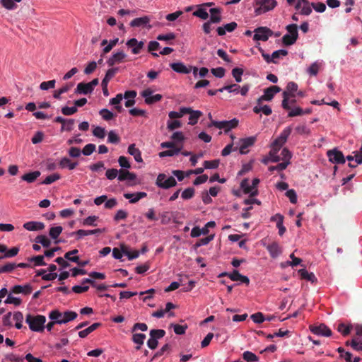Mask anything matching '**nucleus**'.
I'll list each match as a JSON object with an SVG mask.
<instances>
[{"instance_id": "1", "label": "nucleus", "mask_w": 362, "mask_h": 362, "mask_svg": "<svg viewBox=\"0 0 362 362\" xmlns=\"http://www.w3.org/2000/svg\"><path fill=\"white\" fill-rule=\"evenodd\" d=\"M78 316V314L74 311H65L60 312L58 310H53L49 313V318L50 320H55L57 324H66L70 321L74 320Z\"/></svg>"}, {"instance_id": "2", "label": "nucleus", "mask_w": 362, "mask_h": 362, "mask_svg": "<svg viewBox=\"0 0 362 362\" xmlns=\"http://www.w3.org/2000/svg\"><path fill=\"white\" fill-rule=\"evenodd\" d=\"M25 322L32 331L42 332L45 329L46 317L41 315H32L31 314H28L25 317Z\"/></svg>"}, {"instance_id": "3", "label": "nucleus", "mask_w": 362, "mask_h": 362, "mask_svg": "<svg viewBox=\"0 0 362 362\" xmlns=\"http://www.w3.org/2000/svg\"><path fill=\"white\" fill-rule=\"evenodd\" d=\"M298 88V84L293 81L287 83L286 90L282 93V107L284 109L287 110H291L288 100L291 97H295L294 93L297 92Z\"/></svg>"}, {"instance_id": "4", "label": "nucleus", "mask_w": 362, "mask_h": 362, "mask_svg": "<svg viewBox=\"0 0 362 362\" xmlns=\"http://www.w3.org/2000/svg\"><path fill=\"white\" fill-rule=\"evenodd\" d=\"M288 33L282 37V43L286 46L293 45L298 39L297 24H288L286 28Z\"/></svg>"}, {"instance_id": "5", "label": "nucleus", "mask_w": 362, "mask_h": 362, "mask_svg": "<svg viewBox=\"0 0 362 362\" xmlns=\"http://www.w3.org/2000/svg\"><path fill=\"white\" fill-rule=\"evenodd\" d=\"M156 185L160 188L167 189L176 186L177 181L172 176L167 177L165 174L160 173L157 177Z\"/></svg>"}, {"instance_id": "6", "label": "nucleus", "mask_w": 362, "mask_h": 362, "mask_svg": "<svg viewBox=\"0 0 362 362\" xmlns=\"http://www.w3.org/2000/svg\"><path fill=\"white\" fill-rule=\"evenodd\" d=\"M256 4L259 7L255 8V13L257 15H260L272 10L276 6V1L275 0H256Z\"/></svg>"}, {"instance_id": "7", "label": "nucleus", "mask_w": 362, "mask_h": 362, "mask_svg": "<svg viewBox=\"0 0 362 362\" xmlns=\"http://www.w3.org/2000/svg\"><path fill=\"white\" fill-rule=\"evenodd\" d=\"M238 124V120L235 118L231 120H224V121H215L212 120L211 123V126H214L220 129H224L225 132H229L230 129L235 128Z\"/></svg>"}, {"instance_id": "8", "label": "nucleus", "mask_w": 362, "mask_h": 362, "mask_svg": "<svg viewBox=\"0 0 362 362\" xmlns=\"http://www.w3.org/2000/svg\"><path fill=\"white\" fill-rule=\"evenodd\" d=\"M264 247H266L272 258L276 259L283 252L282 247L276 241L266 244L262 243Z\"/></svg>"}, {"instance_id": "9", "label": "nucleus", "mask_w": 362, "mask_h": 362, "mask_svg": "<svg viewBox=\"0 0 362 362\" xmlns=\"http://www.w3.org/2000/svg\"><path fill=\"white\" fill-rule=\"evenodd\" d=\"M281 88L277 86H272L264 90V95L257 100V104L260 105L262 101H270L274 98V95L281 91Z\"/></svg>"}, {"instance_id": "10", "label": "nucleus", "mask_w": 362, "mask_h": 362, "mask_svg": "<svg viewBox=\"0 0 362 362\" xmlns=\"http://www.w3.org/2000/svg\"><path fill=\"white\" fill-rule=\"evenodd\" d=\"M327 156L329 158V160L332 163L344 164L346 161L342 152L337 148L329 150L327 152Z\"/></svg>"}, {"instance_id": "11", "label": "nucleus", "mask_w": 362, "mask_h": 362, "mask_svg": "<svg viewBox=\"0 0 362 362\" xmlns=\"http://www.w3.org/2000/svg\"><path fill=\"white\" fill-rule=\"evenodd\" d=\"M254 40L267 41L273 35V31L267 27H259L255 30Z\"/></svg>"}, {"instance_id": "12", "label": "nucleus", "mask_w": 362, "mask_h": 362, "mask_svg": "<svg viewBox=\"0 0 362 362\" xmlns=\"http://www.w3.org/2000/svg\"><path fill=\"white\" fill-rule=\"evenodd\" d=\"M152 93L153 90L150 88H146L141 93V96L145 99L144 101L146 104L152 105L159 102L163 98V96L160 94L152 95Z\"/></svg>"}, {"instance_id": "13", "label": "nucleus", "mask_w": 362, "mask_h": 362, "mask_svg": "<svg viewBox=\"0 0 362 362\" xmlns=\"http://www.w3.org/2000/svg\"><path fill=\"white\" fill-rule=\"evenodd\" d=\"M310 330L315 334L330 337L332 335L331 329L325 324H320L319 325H310Z\"/></svg>"}, {"instance_id": "14", "label": "nucleus", "mask_w": 362, "mask_h": 362, "mask_svg": "<svg viewBox=\"0 0 362 362\" xmlns=\"http://www.w3.org/2000/svg\"><path fill=\"white\" fill-rule=\"evenodd\" d=\"M311 6V4L308 0H298L295 8L300 14L308 16L312 13Z\"/></svg>"}, {"instance_id": "15", "label": "nucleus", "mask_w": 362, "mask_h": 362, "mask_svg": "<svg viewBox=\"0 0 362 362\" xmlns=\"http://www.w3.org/2000/svg\"><path fill=\"white\" fill-rule=\"evenodd\" d=\"M126 45L132 49V54H138L144 48V42L143 41H138L136 38H131L127 42Z\"/></svg>"}, {"instance_id": "16", "label": "nucleus", "mask_w": 362, "mask_h": 362, "mask_svg": "<svg viewBox=\"0 0 362 362\" xmlns=\"http://www.w3.org/2000/svg\"><path fill=\"white\" fill-rule=\"evenodd\" d=\"M257 140V137L255 136L247 137L245 139H241L240 140V153L241 154H245L247 153L246 149L248 147H250L254 145Z\"/></svg>"}, {"instance_id": "17", "label": "nucleus", "mask_w": 362, "mask_h": 362, "mask_svg": "<svg viewBox=\"0 0 362 362\" xmlns=\"http://www.w3.org/2000/svg\"><path fill=\"white\" fill-rule=\"evenodd\" d=\"M147 197V193L144 192H139L136 193H124V197L129 200V203L135 204L140 199Z\"/></svg>"}, {"instance_id": "18", "label": "nucleus", "mask_w": 362, "mask_h": 362, "mask_svg": "<svg viewBox=\"0 0 362 362\" xmlns=\"http://www.w3.org/2000/svg\"><path fill=\"white\" fill-rule=\"evenodd\" d=\"M170 66L171 69L179 74H189L192 71V66L187 67L182 62H176V63H171L170 64Z\"/></svg>"}, {"instance_id": "19", "label": "nucleus", "mask_w": 362, "mask_h": 362, "mask_svg": "<svg viewBox=\"0 0 362 362\" xmlns=\"http://www.w3.org/2000/svg\"><path fill=\"white\" fill-rule=\"evenodd\" d=\"M126 57L127 55L123 51H119L113 54L112 56L107 61V63L110 66H112L116 63L122 62Z\"/></svg>"}, {"instance_id": "20", "label": "nucleus", "mask_w": 362, "mask_h": 362, "mask_svg": "<svg viewBox=\"0 0 362 362\" xmlns=\"http://www.w3.org/2000/svg\"><path fill=\"white\" fill-rule=\"evenodd\" d=\"M23 228L29 231H37L42 230L45 225L42 222L28 221L23 224Z\"/></svg>"}, {"instance_id": "21", "label": "nucleus", "mask_w": 362, "mask_h": 362, "mask_svg": "<svg viewBox=\"0 0 362 362\" xmlns=\"http://www.w3.org/2000/svg\"><path fill=\"white\" fill-rule=\"evenodd\" d=\"M228 277L230 280L233 281H240L246 285H248L250 284V279L247 276H243L240 274V272L238 270H233L231 273H230V275H228Z\"/></svg>"}, {"instance_id": "22", "label": "nucleus", "mask_w": 362, "mask_h": 362, "mask_svg": "<svg viewBox=\"0 0 362 362\" xmlns=\"http://www.w3.org/2000/svg\"><path fill=\"white\" fill-rule=\"evenodd\" d=\"M136 178L134 173L129 172L127 170L120 169L119 170L118 180L119 181L129 180L134 181Z\"/></svg>"}, {"instance_id": "23", "label": "nucleus", "mask_w": 362, "mask_h": 362, "mask_svg": "<svg viewBox=\"0 0 362 362\" xmlns=\"http://www.w3.org/2000/svg\"><path fill=\"white\" fill-rule=\"evenodd\" d=\"M33 291V288L30 284L25 286L16 285L12 288L11 291L16 294L23 293L25 295L30 294Z\"/></svg>"}, {"instance_id": "24", "label": "nucleus", "mask_w": 362, "mask_h": 362, "mask_svg": "<svg viewBox=\"0 0 362 362\" xmlns=\"http://www.w3.org/2000/svg\"><path fill=\"white\" fill-rule=\"evenodd\" d=\"M103 230L100 229V228H97V229H94V230H87L80 229L75 232H73L71 233V235H76L78 236L77 239H80V238H83V236L101 233L103 232Z\"/></svg>"}, {"instance_id": "25", "label": "nucleus", "mask_w": 362, "mask_h": 362, "mask_svg": "<svg viewBox=\"0 0 362 362\" xmlns=\"http://www.w3.org/2000/svg\"><path fill=\"white\" fill-rule=\"evenodd\" d=\"M210 21L207 23H219L221 20V8H211L209 9Z\"/></svg>"}, {"instance_id": "26", "label": "nucleus", "mask_w": 362, "mask_h": 362, "mask_svg": "<svg viewBox=\"0 0 362 362\" xmlns=\"http://www.w3.org/2000/svg\"><path fill=\"white\" fill-rule=\"evenodd\" d=\"M128 153L133 156L135 160L138 163L143 162V159L141 157V153L140 150L136 148V145L134 144H130L128 147Z\"/></svg>"}, {"instance_id": "27", "label": "nucleus", "mask_w": 362, "mask_h": 362, "mask_svg": "<svg viewBox=\"0 0 362 362\" xmlns=\"http://www.w3.org/2000/svg\"><path fill=\"white\" fill-rule=\"evenodd\" d=\"M93 89L90 87V85L88 83H79L77 85L76 89L75 90V93L78 94H88L93 92Z\"/></svg>"}, {"instance_id": "28", "label": "nucleus", "mask_w": 362, "mask_h": 362, "mask_svg": "<svg viewBox=\"0 0 362 362\" xmlns=\"http://www.w3.org/2000/svg\"><path fill=\"white\" fill-rule=\"evenodd\" d=\"M345 345L351 346L356 351H362V340L358 337H353L351 340L346 341Z\"/></svg>"}, {"instance_id": "29", "label": "nucleus", "mask_w": 362, "mask_h": 362, "mask_svg": "<svg viewBox=\"0 0 362 362\" xmlns=\"http://www.w3.org/2000/svg\"><path fill=\"white\" fill-rule=\"evenodd\" d=\"M188 109L189 110V112H187V114L190 115L188 124L190 125H194L197 123L199 118L202 115V112L199 110H193L190 107H188Z\"/></svg>"}, {"instance_id": "30", "label": "nucleus", "mask_w": 362, "mask_h": 362, "mask_svg": "<svg viewBox=\"0 0 362 362\" xmlns=\"http://www.w3.org/2000/svg\"><path fill=\"white\" fill-rule=\"evenodd\" d=\"M251 185H249L248 179H244L240 183V187L243 189L245 194L250 193V197H255L258 194V190L255 189L252 191Z\"/></svg>"}, {"instance_id": "31", "label": "nucleus", "mask_w": 362, "mask_h": 362, "mask_svg": "<svg viewBox=\"0 0 362 362\" xmlns=\"http://www.w3.org/2000/svg\"><path fill=\"white\" fill-rule=\"evenodd\" d=\"M298 273L300 276V278L302 279H305L307 281H310L311 283H315L317 281V278L315 277V274L312 272L309 273L306 269H300L298 271Z\"/></svg>"}, {"instance_id": "32", "label": "nucleus", "mask_w": 362, "mask_h": 362, "mask_svg": "<svg viewBox=\"0 0 362 362\" xmlns=\"http://www.w3.org/2000/svg\"><path fill=\"white\" fill-rule=\"evenodd\" d=\"M40 175V172L38 170L30 172L26 174H24L21 179L23 181L27 182L28 183H33L34 182L37 177H39Z\"/></svg>"}, {"instance_id": "33", "label": "nucleus", "mask_w": 362, "mask_h": 362, "mask_svg": "<svg viewBox=\"0 0 362 362\" xmlns=\"http://www.w3.org/2000/svg\"><path fill=\"white\" fill-rule=\"evenodd\" d=\"M101 326V323L100 322H95L86 329L81 330L78 332V336L81 338H85L89 334L97 329L98 327Z\"/></svg>"}, {"instance_id": "34", "label": "nucleus", "mask_w": 362, "mask_h": 362, "mask_svg": "<svg viewBox=\"0 0 362 362\" xmlns=\"http://www.w3.org/2000/svg\"><path fill=\"white\" fill-rule=\"evenodd\" d=\"M193 16H197L200 18L202 20H206L209 18V13L206 10V8L199 5L197 9L193 12Z\"/></svg>"}, {"instance_id": "35", "label": "nucleus", "mask_w": 362, "mask_h": 362, "mask_svg": "<svg viewBox=\"0 0 362 362\" xmlns=\"http://www.w3.org/2000/svg\"><path fill=\"white\" fill-rule=\"evenodd\" d=\"M77 165V162H71V160L66 157L62 158L59 162V167L61 168H68L69 170H74Z\"/></svg>"}, {"instance_id": "36", "label": "nucleus", "mask_w": 362, "mask_h": 362, "mask_svg": "<svg viewBox=\"0 0 362 362\" xmlns=\"http://www.w3.org/2000/svg\"><path fill=\"white\" fill-rule=\"evenodd\" d=\"M121 248H122L123 254L124 255H127L129 260H132L134 259H136V258H137L139 256V251L134 250L133 252H131L129 250V247L127 245H124V244L121 245Z\"/></svg>"}, {"instance_id": "37", "label": "nucleus", "mask_w": 362, "mask_h": 362, "mask_svg": "<svg viewBox=\"0 0 362 362\" xmlns=\"http://www.w3.org/2000/svg\"><path fill=\"white\" fill-rule=\"evenodd\" d=\"M353 328H354V327L352 325H346V324L341 322L337 325V329L343 336L346 337L350 334V332Z\"/></svg>"}, {"instance_id": "38", "label": "nucleus", "mask_w": 362, "mask_h": 362, "mask_svg": "<svg viewBox=\"0 0 362 362\" xmlns=\"http://www.w3.org/2000/svg\"><path fill=\"white\" fill-rule=\"evenodd\" d=\"M117 71L118 68H112L108 69L102 81V85L107 86L108 82L115 76Z\"/></svg>"}, {"instance_id": "39", "label": "nucleus", "mask_w": 362, "mask_h": 362, "mask_svg": "<svg viewBox=\"0 0 362 362\" xmlns=\"http://www.w3.org/2000/svg\"><path fill=\"white\" fill-rule=\"evenodd\" d=\"M189 110L188 107H181L180 109L179 112L175 111H171L169 112L168 116L170 119H177V118H181L184 115L187 114V112H189Z\"/></svg>"}, {"instance_id": "40", "label": "nucleus", "mask_w": 362, "mask_h": 362, "mask_svg": "<svg viewBox=\"0 0 362 362\" xmlns=\"http://www.w3.org/2000/svg\"><path fill=\"white\" fill-rule=\"evenodd\" d=\"M36 243L41 244L45 247H48L51 245L50 240L44 235H39L35 238Z\"/></svg>"}, {"instance_id": "41", "label": "nucleus", "mask_w": 362, "mask_h": 362, "mask_svg": "<svg viewBox=\"0 0 362 362\" xmlns=\"http://www.w3.org/2000/svg\"><path fill=\"white\" fill-rule=\"evenodd\" d=\"M181 151V148H170L168 150H166V151H161L159 153V156L160 158H164V157H167V156H173L175 155H177Z\"/></svg>"}, {"instance_id": "42", "label": "nucleus", "mask_w": 362, "mask_h": 362, "mask_svg": "<svg viewBox=\"0 0 362 362\" xmlns=\"http://www.w3.org/2000/svg\"><path fill=\"white\" fill-rule=\"evenodd\" d=\"M240 88V86L239 85H238L236 83H233V84L225 86L223 88H219L218 90L220 92H223V90H227L229 93H234L238 94V93H239Z\"/></svg>"}, {"instance_id": "43", "label": "nucleus", "mask_w": 362, "mask_h": 362, "mask_svg": "<svg viewBox=\"0 0 362 362\" xmlns=\"http://www.w3.org/2000/svg\"><path fill=\"white\" fill-rule=\"evenodd\" d=\"M341 359H344L346 362H359L361 358L357 356H354L351 352L347 351L341 355Z\"/></svg>"}, {"instance_id": "44", "label": "nucleus", "mask_w": 362, "mask_h": 362, "mask_svg": "<svg viewBox=\"0 0 362 362\" xmlns=\"http://www.w3.org/2000/svg\"><path fill=\"white\" fill-rule=\"evenodd\" d=\"M16 268V264L8 262L0 267V274L11 273Z\"/></svg>"}, {"instance_id": "45", "label": "nucleus", "mask_w": 362, "mask_h": 362, "mask_svg": "<svg viewBox=\"0 0 362 362\" xmlns=\"http://www.w3.org/2000/svg\"><path fill=\"white\" fill-rule=\"evenodd\" d=\"M165 334V331L161 329H153L150 331L149 335L153 339H159L163 338Z\"/></svg>"}, {"instance_id": "46", "label": "nucleus", "mask_w": 362, "mask_h": 362, "mask_svg": "<svg viewBox=\"0 0 362 362\" xmlns=\"http://www.w3.org/2000/svg\"><path fill=\"white\" fill-rule=\"evenodd\" d=\"M279 149L272 147L271 151L269 153V159L271 162L277 163L281 160V156L278 155Z\"/></svg>"}, {"instance_id": "47", "label": "nucleus", "mask_w": 362, "mask_h": 362, "mask_svg": "<svg viewBox=\"0 0 362 362\" xmlns=\"http://www.w3.org/2000/svg\"><path fill=\"white\" fill-rule=\"evenodd\" d=\"M145 339H146V335L144 334L135 333V334H133L132 340L136 344L143 345Z\"/></svg>"}, {"instance_id": "48", "label": "nucleus", "mask_w": 362, "mask_h": 362, "mask_svg": "<svg viewBox=\"0 0 362 362\" xmlns=\"http://www.w3.org/2000/svg\"><path fill=\"white\" fill-rule=\"evenodd\" d=\"M243 358L247 362H256L258 361V357L251 351H246L243 354Z\"/></svg>"}, {"instance_id": "49", "label": "nucleus", "mask_w": 362, "mask_h": 362, "mask_svg": "<svg viewBox=\"0 0 362 362\" xmlns=\"http://www.w3.org/2000/svg\"><path fill=\"white\" fill-rule=\"evenodd\" d=\"M61 178V176L58 173H54L52 174L47 177L42 182V184L43 185H50L53 183L54 182L59 180Z\"/></svg>"}, {"instance_id": "50", "label": "nucleus", "mask_w": 362, "mask_h": 362, "mask_svg": "<svg viewBox=\"0 0 362 362\" xmlns=\"http://www.w3.org/2000/svg\"><path fill=\"white\" fill-rule=\"evenodd\" d=\"M13 320L16 322L15 326L17 329H21L23 327L22 322L23 320V315L21 312H16L13 314Z\"/></svg>"}, {"instance_id": "51", "label": "nucleus", "mask_w": 362, "mask_h": 362, "mask_svg": "<svg viewBox=\"0 0 362 362\" xmlns=\"http://www.w3.org/2000/svg\"><path fill=\"white\" fill-rule=\"evenodd\" d=\"M62 230H63V228L62 226L52 227L49 229V236L52 239H57L59 237V235L61 234V233L62 232Z\"/></svg>"}, {"instance_id": "52", "label": "nucleus", "mask_w": 362, "mask_h": 362, "mask_svg": "<svg viewBox=\"0 0 362 362\" xmlns=\"http://www.w3.org/2000/svg\"><path fill=\"white\" fill-rule=\"evenodd\" d=\"M243 74V69L241 68H234L232 70V75L234 77L235 81L237 83H240L242 81V75Z\"/></svg>"}, {"instance_id": "53", "label": "nucleus", "mask_w": 362, "mask_h": 362, "mask_svg": "<svg viewBox=\"0 0 362 362\" xmlns=\"http://www.w3.org/2000/svg\"><path fill=\"white\" fill-rule=\"evenodd\" d=\"M29 262H33L35 266H45L46 263L44 261V256L37 255L28 259Z\"/></svg>"}, {"instance_id": "54", "label": "nucleus", "mask_w": 362, "mask_h": 362, "mask_svg": "<svg viewBox=\"0 0 362 362\" xmlns=\"http://www.w3.org/2000/svg\"><path fill=\"white\" fill-rule=\"evenodd\" d=\"M99 114L105 121L111 120L115 117V115L107 109H102L100 110Z\"/></svg>"}, {"instance_id": "55", "label": "nucleus", "mask_w": 362, "mask_h": 362, "mask_svg": "<svg viewBox=\"0 0 362 362\" xmlns=\"http://www.w3.org/2000/svg\"><path fill=\"white\" fill-rule=\"evenodd\" d=\"M276 217L279 218L276 227L279 229V235L282 236L286 230V227L283 224L284 217V216H277Z\"/></svg>"}, {"instance_id": "56", "label": "nucleus", "mask_w": 362, "mask_h": 362, "mask_svg": "<svg viewBox=\"0 0 362 362\" xmlns=\"http://www.w3.org/2000/svg\"><path fill=\"white\" fill-rule=\"evenodd\" d=\"M120 141L119 136L115 133V131H110L108 133L107 142L117 144Z\"/></svg>"}, {"instance_id": "57", "label": "nucleus", "mask_w": 362, "mask_h": 362, "mask_svg": "<svg viewBox=\"0 0 362 362\" xmlns=\"http://www.w3.org/2000/svg\"><path fill=\"white\" fill-rule=\"evenodd\" d=\"M289 163H290V162H287V161L282 162L275 166L269 167V170L270 172H273L274 170L282 171L287 168V166L289 165Z\"/></svg>"}, {"instance_id": "58", "label": "nucleus", "mask_w": 362, "mask_h": 362, "mask_svg": "<svg viewBox=\"0 0 362 362\" xmlns=\"http://www.w3.org/2000/svg\"><path fill=\"white\" fill-rule=\"evenodd\" d=\"M194 194V189L193 187H188L185 189L181 194L183 199H189L193 197Z\"/></svg>"}, {"instance_id": "59", "label": "nucleus", "mask_w": 362, "mask_h": 362, "mask_svg": "<svg viewBox=\"0 0 362 362\" xmlns=\"http://www.w3.org/2000/svg\"><path fill=\"white\" fill-rule=\"evenodd\" d=\"M56 81L55 80H50L48 81H44L40 83V88L43 90H47L49 88H54L55 86Z\"/></svg>"}, {"instance_id": "60", "label": "nucleus", "mask_w": 362, "mask_h": 362, "mask_svg": "<svg viewBox=\"0 0 362 362\" xmlns=\"http://www.w3.org/2000/svg\"><path fill=\"white\" fill-rule=\"evenodd\" d=\"M171 326L173 327L174 332L176 334H184L187 329V325H180L177 324H172Z\"/></svg>"}, {"instance_id": "61", "label": "nucleus", "mask_w": 362, "mask_h": 362, "mask_svg": "<svg viewBox=\"0 0 362 362\" xmlns=\"http://www.w3.org/2000/svg\"><path fill=\"white\" fill-rule=\"evenodd\" d=\"M214 239V235H209L204 238L199 239L197 243L194 245L195 247H199L202 245H206L209 243Z\"/></svg>"}, {"instance_id": "62", "label": "nucleus", "mask_w": 362, "mask_h": 362, "mask_svg": "<svg viewBox=\"0 0 362 362\" xmlns=\"http://www.w3.org/2000/svg\"><path fill=\"white\" fill-rule=\"evenodd\" d=\"M218 160H205L204 162V166L206 169H216L218 167Z\"/></svg>"}, {"instance_id": "63", "label": "nucleus", "mask_w": 362, "mask_h": 362, "mask_svg": "<svg viewBox=\"0 0 362 362\" xmlns=\"http://www.w3.org/2000/svg\"><path fill=\"white\" fill-rule=\"evenodd\" d=\"M95 145L93 144H88L83 147L82 153L85 156H90L95 151Z\"/></svg>"}, {"instance_id": "64", "label": "nucleus", "mask_w": 362, "mask_h": 362, "mask_svg": "<svg viewBox=\"0 0 362 362\" xmlns=\"http://www.w3.org/2000/svg\"><path fill=\"white\" fill-rule=\"evenodd\" d=\"M77 112V107L76 106L73 107H64L62 108V112L64 115L69 116L72 115Z\"/></svg>"}]
</instances>
